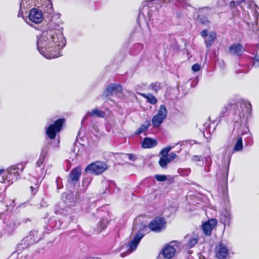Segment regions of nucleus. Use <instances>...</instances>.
I'll return each mask as SVG.
<instances>
[{
  "label": "nucleus",
  "mask_w": 259,
  "mask_h": 259,
  "mask_svg": "<svg viewBox=\"0 0 259 259\" xmlns=\"http://www.w3.org/2000/svg\"><path fill=\"white\" fill-rule=\"evenodd\" d=\"M81 171V168L80 166L73 169L69 175L68 182L71 184H74L77 182L80 177Z\"/></svg>",
  "instance_id": "obj_16"
},
{
  "label": "nucleus",
  "mask_w": 259,
  "mask_h": 259,
  "mask_svg": "<svg viewBox=\"0 0 259 259\" xmlns=\"http://www.w3.org/2000/svg\"><path fill=\"white\" fill-rule=\"evenodd\" d=\"M25 167L24 163H18L10 166L3 174L2 180L0 181L4 184L10 185L20 178V174Z\"/></svg>",
  "instance_id": "obj_2"
},
{
  "label": "nucleus",
  "mask_w": 259,
  "mask_h": 259,
  "mask_svg": "<svg viewBox=\"0 0 259 259\" xmlns=\"http://www.w3.org/2000/svg\"><path fill=\"white\" fill-rule=\"evenodd\" d=\"M229 50L232 54L240 55L243 53V48L239 44H234L230 47Z\"/></svg>",
  "instance_id": "obj_25"
},
{
  "label": "nucleus",
  "mask_w": 259,
  "mask_h": 259,
  "mask_svg": "<svg viewBox=\"0 0 259 259\" xmlns=\"http://www.w3.org/2000/svg\"><path fill=\"white\" fill-rule=\"evenodd\" d=\"M107 168V164L104 162L96 161L89 164L85 169V171L88 172L91 171L96 175H99L103 172Z\"/></svg>",
  "instance_id": "obj_10"
},
{
  "label": "nucleus",
  "mask_w": 259,
  "mask_h": 259,
  "mask_svg": "<svg viewBox=\"0 0 259 259\" xmlns=\"http://www.w3.org/2000/svg\"><path fill=\"white\" fill-rule=\"evenodd\" d=\"M143 45L141 44L135 45L132 49V54L133 55H136L143 49Z\"/></svg>",
  "instance_id": "obj_31"
},
{
  "label": "nucleus",
  "mask_w": 259,
  "mask_h": 259,
  "mask_svg": "<svg viewBox=\"0 0 259 259\" xmlns=\"http://www.w3.org/2000/svg\"><path fill=\"white\" fill-rule=\"evenodd\" d=\"M215 253L218 259H226L229 254L228 247L222 242L216 247Z\"/></svg>",
  "instance_id": "obj_14"
},
{
  "label": "nucleus",
  "mask_w": 259,
  "mask_h": 259,
  "mask_svg": "<svg viewBox=\"0 0 259 259\" xmlns=\"http://www.w3.org/2000/svg\"><path fill=\"white\" fill-rule=\"evenodd\" d=\"M125 155L128 157L129 160L133 161H134L137 158L135 155L133 154L128 153L126 154Z\"/></svg>",
  "instance_id": "obj_43"
},
{
  "label": "nucleus",
  "mask_w": 259,
  "mask_h": 259,
  "mask_svg": "<svg viewBox=\"0 0 259 259\" xmlns=\"http://www.w3.org/2000/svg\"><path fill=\"white\" fill-rule=\"evenodd\" d=\"M42 7L44 16L48 18H53L54 10L52 2L50 0H44L42 3Z\"/></svg>",
  "instance_id": "obj_17"
},
{
  "label": "nucleus",
  "mask_w": 259,
  "mask_h": 259,
  "mask_svg": "<svg viewBox=\"0 0 259 259\" xmlns=\"http://www.w3.org/2000/svg\"><path fill=\"white\" fill-rule=\"evenodd\" d=\"M171 149V147L170 146H167L164 148H163L160 152V154L162 155V156H166L168 157V152L170 151V150Z\"/></svg>",
  "instance_id": "obj_35"
},
{
  "label": "nucleus",
  "mask_w": 259,
  "mask_h": 259,
  "mask_svg": "<svg viewBox=\"0 0 259 259\" xmlns=\"http://www.w3.org/2000/svg\"><path fill=\"white\" fill-rule=\"evenodd\" d=\"M253 17L254 21L251 23V29L259 34V14L257 11L254 12Z\"/></svg>",
  "instance_id": "obj_24"
},
{
  "label": "nucleus",
  "mask_w": 259,
  "mask_h": 259,
  "mask_svg": "<svg viewBox=\"0 0 259 259\" xmlns=\"http://www.w3.org/2000/svg\"><path fill=\"white\" fill-rule=\"evenodd\" d=\"M181 243L174 241L169 243L163 249V255L165 258H170L175 254L176 251L180 249Z\"/></svg>",
  "instance_id": "obj_9"
},
{
  "label": "nucleus",
  "mask_w": 259,
  "mask_h": 259,
  "mask_svg": "<svg viewBox=\"0 0 259 259\" xmlns=\"http://www.w3.org/2000/svg\"><path fill=\"white\" fill-rule=\"evenodd\" d=\"M231 214L230 210L228 209L224 210L221 213L220 221L223 223L225 227L229 226L231 221Z\"/></svg>",
  "instance_id": "obj_20"
},
{
  "label": "nucleus",
  "mask_w": 259,
  "mask_h": 259,
  "mask_svg": "<svg viewBox=\"0 0 259 259\" xmlns=\"http://www.w3.org/2000/svg\"><path fill=\"white\" fill-rule=\"evenodd\" d=\"M251 105L249 102H244L239 106L237 104H229L225 106L226 111L232 109L235 110L234 112L237 115L235 118L236 122L242 121L246 116L247 117L251 112Z\"/></svg>",
  "instance_id": "obj_4"
},
{
  "label": "nucleus",
  "mask_w": 259,
  "mask_h": 259,
  "mask_svg": "<svg viewBox=\"0 0 259 259\" xmlns=\"http://www.w3.org/2000/svg\"><path fill=\"white\" fill-rule=\"evenodd\" d=\"M198 238L196 236L187 235L184 238V244L188 248H192L198 242Z\"/></svg>",
  "instance_id": "obj_21"
},
{
  "label": "nucleus",
  "mask_w": 259,
  "mask_h": 259,
  "mask_svg": "<svg viewBox=\"0 0 259 259\" xmlns=\"http://www.w3.org/2000/svg\"><path fill=\"white\" fill-rule=\"evenodd\" d=\"M53 224H54V221H51L49 223V226L50 227H53L55 229H59L61 226V222L59 220H58V224H57V222H56V224L55 226H53Z\"/></svg>",
  "instance_id": "obj_39"
},
{
  "label": "nucleus",
  "mask_w": 259,
  "mask_h": 259,
  "mask_svg": "<svg viewBox=\"0 0 259 259\" xmlns=\"http://www.w3.org/2000/svg\"><path fill=\"white\" fill-rule=\"evenodd\" d=\"M177 154L174 152H170L168 155V159L170 162L173 161L176 157Z\"/></svg>",
  "instance_id": "obj_41"
},
{
  "label": "nucleus",
  "mask_w": 259,
  "mask_h": 259,
  "mask_svg": "<svg viewBox=\"0 0 259 259\" xmlns=\"http://www.w3.org/2000/svg\"><path fill=\"white\" fill-rule=\"evenodd\" d=\"M217 220L211 219L205 222L202 225V230L204 233L206 235H210L212 229L217 225Z\"/></svg>",
  "instance_id": "obj_19"
},
{
  "label": "nucleus",
  "mask_w": 259,
  "mask_h": 259,
  "mask_svg": "<svg viewBox=\"0 0 259 259\" xmlns=\"http://www.w3.org/2000/svg\"><path fill=\"white\" fill-rule=\"evenodd\" d=\"M151 125L149 120H147L135 132L136 135H139L145 131H146Z\"/></svg>",
  "instance_id": "obj_30"
},
{
  "label": "nucleus",
  "mask_w": 259,
  "mask_h": 259,
  "mask_svg": "<svg viewBox=\"0 0 259 259\" xmlns=\"http://www.w3.org/2000/svg\"><path fill=\"white\" fill-rule=\"evenodd\" d=\"M202 159V157L198 155H194L192 157V160L193 161H199Z\"/></svg>",
  "instance_id": "obj_44"
},
{
  "label": "nucleus",
  "mask_w": 259,
  "mask_h": 259,
  "mask_svg": "<svg viewBox=\"0 0 259 259\" xmlns=\"http://www.w3.org/2000/svg\"><path fill=\"white\" fill-rule=\"evenodd\" d=\"M252 62L254 66L259 67V55H256L253 59L252 60Z\"/></svg>",
  "instance_id": "obj_38"
},
{
  "label": "nucleus",
  "mask_w": 259,
  "mask_h": 259,
  "mask_svg": "<svg viewBox=\"0 0 259 259\" xmlns=\"http://www.w3.org/2000/svg\"><path fill=\"white\" fill-rule=\"evenodd\" d=\"M44 16L41 11L37 9H32L29 12V20L35 24H38L41 22Z\"/></svg>",
  "instance_id": "obj_11"
},
{
  "label": "nucleus",
  "mask_w": 259,
  "mask_h": 259,
  "mask_svg": "<svg viewBox=\"0 0 259 259\" xmlns=\"http://www.w3.org/2000/svg\"><path fill=\"white\" fill-rule=\"evenodd\" d=\"M155 179L158 182H164L167 180V177L164 175H155Z\"/></svg>",
  "instance_id": "obj_36"
},
{
  "label": "nucleus",
  "mask_w": 259,
  "mask_h": 259,
  "mask_svg": "<svg viewBox=\"0 0 259 259\" xmlns=\"http://www.w3.org/2000/svg\"><path fill=\"white\" fill-rule=\"evenodd\" d=\"M64 197L66 198V201L67 200H70L71 199L72 200L73 198V195L71 193L69 194H63L62 195V198L64 200Z\"/></svg>",
  "instance_id": "obj_40"
},
{
  "label": "nucleus",
  "mask_w": 259,
  "mask_h": 259,
  "mask_svg": "<svg viewBox=\"0 0 259 259\" xmlns=\"http://www.w3.org/2000/svg\"><path fill=\"white\" fill-rule=\"evenodd\" d=\"M61 182V179L60 177H57L56 179V183L58 189H61L62 188V185L60 184Z\"/></svg>",
  "instance_id": "obj_47"
},
{
  "label": "nucleus",
  "mask_w": 259,
  "mask_h": 259,
  "mask_svg": "<svg viewBox=\"0 0 259 259\" xmlns=\"http://www.w3.org/2000/svg\"><path fill=\"white\" fill-rule=\"evenodd\" d=\"M33 0H21L18 16L22 17L23 13L26 12L27 10L30 8L33 5Z\"/></svg>",
  "instance_id": "obj_18"
},
{
  "label": "nucleus",
  "mask_w": 259,
  "mask_h": 259,
  "mask_svg": "<svg viewBox=\"0 0 259 259\" xmlns=\"http://www.w3.org/2000/svg\"><path fill=\"white\" fill-rule=\"evenodd\" d=\"M167 110L164 105L160 106V109L157 113L152 119V123L154 127H158L163 122L167 116Z\"/></svg>",
  "instance_id": "obj_8"
},
{
  "label": "nucleus",
  "mask_w": 259,
  "mask_h": 259,
  "mask_svg": "<svg viewBox=\"0 0 259 259\" xmlns=\"http://www.w3.org/2000/svg\"><path fill=\"white\" fill-rule=\"evenodd\" d=\"M248 71V70H245H245H241V71H242L243 72H247Z\"/></svg>",
  "instance_id": "obj_51"
},
{
  "label": "nucleus",
  "mask_w": 259,
  "mask_h": 259,
  "mask_svg": "<svg viewBox=\"0 0 259 259\" xmlns=\"http://www.w3.org/2000/svg\"><path fill=\"white\" fill-rule=\"evenodd\" d=\"M92 181V179L90 177H88V176H87L84 179H83V180L82 181V186L84 187H87L90 183Z\"/></svg>",
  "instance_id": "obj_37"
},
{
  "label": "nucleus",
  "mask_w": 259,
  "mask_h": 259,
  "mask_svg": "<svg viewBox=\"0 0 259 259\" xmlns=\"http://www.w3.org/2000/svg\"><path fill=\"white\" fill-rule=\"evenodd\" d=\"M205 162L206 164L210 165L211 163V158L210 156H207L205 157Z\"/></svg>",
  "instance_id": "obj_46"
},
{
  "label": "nucleus",
  "mask_w": 259,
  "mask_h": 259,
  "mask_svg": "<svg viewBox=\"0 0 259 259\" xmlns=\"http://www.w3.org/2000/svg\"><path fill=\"white\" fill-rule=\"evenodd\" d=\"M140 95L145 98L148 103L151 104H155L157 102L156 98L151 94H141Z\"/></svg>",
  "instance_id": "obj_29"
},
{
  "label": "nucleus",
  "mask_w": 259,
  "mask_h": 259,
  "mask_svg": "<svg viewBox=\"0 0 259 259\" xmlns=\"http://www.w3.org/2000/svg\"><path fill=\"white\" fill-rule=\"evenodd\" d=\"M105 115V112L97 108L94 109L91 111H88L82 119V121H85L90 116H97L99 118H103Z\"/></svg>",
  "instance_id": "obj_22"
},
{
  "label": "nucleus",
  "mask_w": 259,
  "mask_h": 259,
  "mask_svg": "<svg viewBox=\"0 0 259 259\" xmlns=\"http://www.w3.org/2000/svg\"><path fill=\"white\" fill-rule=\"evenodd\" d=\"M157 145V141L156 140L148 137L145 138L142 142V147L145 149L152 148Z\"/></svg>",
  "instance_id": "obj_23"
},
{
  "label": "nucleus",
  "mask_w": 259,
  "mask_h": 259,
  "mask_svg": "<svg viewBox=\"0 0 259 259\" xmlns=\"http://www.w3.org/2000/svg\"><path fill=\"white\" fill-rule=\"evenodd\" d=\"M108 221L105 219H102L99 223V227L100 231L105 229L107 225Z\"/></svg>",
  "instance_id": "obj_34"
},
{
  "label": "nucleus",
  "mask_w": 259,
  "mask_h": 259,
  "mask_svg": "<svg viewBox=\"0 0 259 259\" xmlns=\"http://www.w3.org/2000/svg\"><path fill=\"white\" fill-rule=\"evenodd\" d=\"M29 25L31 26V24H30L29 22H27Z\"/></svg>",
  "instance_id": "obj_52"
},
{
  "label": "nucleus",
  "mask_w": 259,
  "mask_h": 259,
  "mask_svg": "<svg viewBox=\"0 0 259 259\" xmlns=\"http://www.w3.org/2000/svg\"><path fill=\"white\" fill-rule=\"evenodd\" d=\"M201 35L204 38V42L207 48H210L217 38V34L214 31H211L207 35V31L203 30L201 32Z\"/></svg>",
  "instance_id": "obj_13"
},
{
  "label": "nucleus",
  "mask_w": 259,
  "mask_h": 259,
  "mask_svg": "<svg viewBox=\"0 0 259 259\" xmlns=\"http://www.w3.org/2000/svg\"><path fill=\"white\" fill-rule=\"evenodd\" d=\"M207 8H203L200 9L199 10V15L198 16L197 21L202 24H207L209 23V21L207 19V18L206 17L203 16L202 14L205 13V11H207L208 10Z\"/></svg>",
  "instance_id": "obj_26"
},
{
  "label": "nucleus",
  "mask_w": 259,
  "mask_h": 259,
  "mask_svg": "<svg viewBox=\"0 0 259 259\" xmlns=\"http://www.w3.org/2000/svg\"><path fill=\"white\" fill-rule=\"evenodd\" d=\"M122 90V87L120 84L117 83L111 84L107 86L103 92V95L106 97H109L121 93Z\"/></svg>",
  "instance_id": "obj_15"
},
{
  "label": "nucleus",
  "mask_w": 259,
  "mask_h": 259,
  "mask_svg": "<svg viewBox=\"0 0 259 259\" xmlns=\"http://www.w3.org/2000/svg\"><path fill=\"white\" fill-rule=\"evenodd\" d=\"M253 144V140L252 137L249 136L247 138L246 144L251 146Z\"/></svg>",
  "instance_id": "obj_45"
},
{
  "label": "nucleus",
  "mask_w": 259,
  "mask_h": 259,
  "mask_svg": "<svg viewBox=\"0 0 259 259\" xmlns=\"http://www.w3.org/2000/svg\"><path fill=\"white\" fill-rule=\"evenodd\" d=\"M165 224L164 219L160 218H156L150 223L149 229L154 232H159L164 228Z\"/></svg>",
  "instance_id": "obj_12"
},
{
  "label": "nucleus",
  "mask_w": 259,
  "mask_h": 259,
  "mask_svg": "<svg viewBox=\"0 0 259 259\" xmlns=\"http://www.w3.org/2000/svg\"><path fill=\"white\" fill-rule=\"evenodd\" d=\"M170 162L168 159V157L162 156L159 160V164L160 166L163 168H166L168 163Z\"/></svg>",
  "instance_id": "obj_32"
},
{
  "label": "nucleus",
  "mask_w": 259,
  "mask_h": 259,
  "mask_svg": "<svg viewBox=\"0 0 259 259\" xmlns=\"http://www.w3.org/2000/svg\"><path fill=\"white\" fill-rule=\"evenodd\" d=\"M50 150V146L48 145H45L41 149V153L39 159L37 161L36 163V167L39 168L40 174L36 175V177L37 178V182L34 184V186H31L30 187V190L31 194L34 195H35L38 190V181L39 179L41 178V176L44 175V168L43 167H40L44 163L45 159L46 156L48 155V152Z\"/></svg>",
  "instance_id": "obj_6"
},
{
  "label": "nucleus",
  "mask_w": 259,
  "mask_h": 259,
  "mask_svg": "<svg viewBox=\"0 0 259 259\" xmlns=\"http://www.w3.org/2000/svg\"><path fill=\"white\" fill-rule=\"evenodd\" d=\"M171 0H145L146 3L142 9L140 10L139 18L140 19L143 17L146 23H148L151 19L152 16L153 10L151 8L155 7V9L158 10L161 7L162 3H168Z\"/></svg>",
  "instance_id": "obj_3"
},
{
  "label": "nucleus",
  "mask_w": 259,
  "mask_h": 259,
  "mask_svg": "<svg viewBox=\"0 0 259 259\" xmlns=\"http://www.w3.org/2000/svg\"><path fill=\"white\" fill-rule=\"evenodd\" d=\"M64 122V119H59L55 121L54 123L49 125L46 130V133L48 137L51 140H53V142H51V144L54 148H58L59 147L60 139L59 138L55 139V137L56 134L61 130Z\"/></svg>",
  "instance_id": "obj_5"
},
{
  "label": "nucleus",
  "mask_w": 259,
  "mask_h": 259,
  "mask_svg": "<svg viewBox=\"0 0 259 259\" xmlns=\"http://www.w3.org/2000/svg\"><path fill=\"white\" fill-rule=\"evenodd\" d=\"M86 259H101L99 257H89L87 258Z\"/></svg>",
  "instance_id": "obj_49"
},
{
  "label": "nucleus",
  "mask_w": 259,
  "mask_h": 259,
  "mask_svg": "<svg viewBox=\"0 0 259 259\" xmlns=\"http://www.w3.org/2000/svg\"><path fill=\"white\" fill-rule=\"evenodd\" d=\"M200 69V65L197 63L194 64L192 67V70L194 72L198 71Z\"/></svg>",
  "instance_id": "obj_42"
},
{
  "label": "nucleus",
  "mask_w": 259,
  "mask_h": 259,
  "mask_svg": "<svg viewBox=\"0 0 259 259\" xmlns=\"http://www.w3.org/2000/svg\"><path fill=\"white\" fill-rule=\"evenodd\" d=\"M228 171H229V165H228L227 168V172H226V177H227L228 176Z\"/></svg>",
  "instance_id": "obj_50"
},
{
  "label": "nucleus",
  "mask_w": 259,
  "mask_h": 259,
  "mask_svg": "<svg viewBox=\"0 0 259 259\" xmlns=\"http://www.w3.org/2000/svg\"><path fill=\"white\" fill-rule=\"evenodd\" d=\"M66 43L63 28L59 25L51 23L37 37V47L39 52L49 59L61 56V51L65 46Z\"/></svg>",
  "instance_id": "obj_1"
},
{
  "label": "nucleus",
  "mask_w": 259,
  "mask_h": 259,
  "mask_svg": "<svg viewBox=\"0 0 259 259\" xmlns=\"http://www.w3.org/2000/svg\"><path fill=\"white\" fill-rule=\"evenodd\" d=\"M244 3L243 0H233L230 2V6L232 9L236 8L237 10H242L243 6L242 4Z\"/></svg>",
  "instance_id": "obj_28"
},
{
  "label": "nucleus",
  "mask_w": 259,
  "mask_h": 259,
  "mask_svg": "<svg viewBox=\"0 0 259 259\" xmlns=\"http://www.w3.org/2000/svg\"><path fill=\"white\" fill-rule=\"evenodd\" d=\"M150 87L155 93L158 92L162 88L161 83L159 82H153L150 84Z\"/></svg>",
  "instance_id": "obj_33"
},
{
  "label": "nucleus",
  "mask_w": 259,
  "mask_h": 259,
  "mask_svg": "<svg viewBox=\"0 0 259 259\" xmlns=\"http://www.w3.org/2000/svg\"><path fill=\"white\" fill-rule=\"evenodd\" d=\"M147 229V226H142V228L139 230V231L136 234L134 238L129 242L127 246L128 248L127 251L120 254L121 257H124L136 249L141 240L145 235L144 233L146 231Z\"/></svg>",
  "instance_id": "obj_7"
},
{
  "label": "nucleus",
  "mask_w": 259,
  "mask_h": 259,
  "mask_svg": "<svg viewBox=\"0 0 259 259\" xmlns=\"http://www.w3.org/2000/svg\"><path fill=\"white\" fill-rule=\"evenodd\" d=\"M243 149V142L242 139L241 137H238L236 142L235 143L233 149V152H237L239 151H241Z\"/></svg>",
  "instance_id": "obj_27"
},
{
  "label": "nucleus",
  "mask_w": 259,
  "mask_h": 259,
  "mask_svg": "<svg viewBox=\"0 0 259 259\" xmlns=\"http://www.w3.org/2000/svg\"><path fill=\"white\" fill-rule=\"evenodd\" d=\"M109 189L112 188L115 186V184L113 181H110L108 184Z\"/></svg>",
  "instance_id": "obj_48"
}]
</instances>
